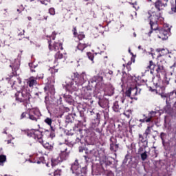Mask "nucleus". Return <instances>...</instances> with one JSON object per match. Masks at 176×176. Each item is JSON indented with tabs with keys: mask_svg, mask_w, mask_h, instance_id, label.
I'll return each mask as SVG.
<instances>
[{
	"mask_svg": "<svg viewBox=\"0 0 176 176\" xmlns=\"http://www.w3.org/2000/svg\"><path fill=\"white\" fill-rule=\"evenodd\" d=\"M147 17H148L151 28V31H150L148 33V36H151V34L153 32V34H157L158 38L162 41H166V39H168V35H170V28L156 30H157V20H159V18L160 17V14L156 13L155 10L152 9L151 10L148 11Z\"/></svg>",
	"mask_w": 176,
	"mask_h": 176,
	"instance_id": "f257e3e1",
	"label": "nucleus"
},
{
	"mask_svg": "<svg viewBox=\"0 0 176 176\" xmlns=\"http://www.w3.org/2000/svg\"><path fill=\"white\" fill-rule=\"evenodd\" d=\"M74 76L75 82L72 81V80L66 82L67 88L70 90H76L78 86H82V85L87 82V75H86V72H82L80 74L74 73Z\"/></svg>",
	"mask_w": 176,
	"mask_h": 176,
	"instance_id": "f03ea898",
	"label": "nucleus"
},
{
	"mask_svg": "<svg viewBox=\"0 0 176 176\" xmlns=\"http://www.w3.org/2000/svg\"><path fill=\"white\" fill-rule=\"evenodd\" d=\"M21 90V92H19L18 94H16V100L23 104H28L31 98V94H29L25 87H23Z\"/></svg>",
	"mask_w": 176,
	"mask_h": 176,
	"instance_id": "7ed1b4c3",
	"label": "nucleus"
},
{
	"mask_svg": "<svg viewBox=\"0 0 176 176\" xmlns=\"http://www.w3.org/2000/svg\"><path fill=\"white\" fill-rule=\"evenodd\" d=\"M71 169L77 176H85L86 174V168L79 167L77 160H76V162L72 165Z\"/></svg>",
	"mask_w": 176,
	"mask_h": 176,
	"instance_id": "20e7f679",
	"label": "nucleus"
},
{
	"mask_svg": "<svg viewBox=\"0 0 176 176\" xmlns=\"http://www.w3.org/2000/svg\"><path fill=\"white\" fill-rule=\"evenodd\" d=\"M156 72L160 75H164L166 76V74H167V70L166 69V67H164V65L162 62H158L157 64V69Z\"/></svg>",
	"mask_w": 176,
	"mask_h": 176,
	"instance_id": "39448f33",
	"label": "nucleus"
},
{
	"mask_svg": "<svg viewBox=\"0 0 176 176\" xmlns=\"http://www.w3.org/2000/svg\"><path fill=\"white\" fill-rule=\"evenodd\" d=\"M49 49L50 50H63V44L61 43H56L55 45H53L52 47V41H49Z\"/></svg>",
	"mask_w": 176,
	"mask_h": 176,
	"instance_id": "423d86ee",
	"label": "nucleus"
},
{
	"mask_svg": "<svg viewBox=\"0 0 176 176\" xmlns=\"http://www.w3.org/2000/svg\"><path fill=\"white\" fill-rule=\"evenodd\" d=\"M34 137L35 138V140H38V142H40V144H43V140H42V132L39 131H34Z\"/></svg>",
	"mask_w": 176,
	"mask_h": 176,
	"instance_id": "0eeeda50",
	"label": "nucleus"
},
{
	"mask_svg": "<svg viewBox=\"0 0 176 176\" xmlns=\"http://www.w3.org/2000/svg\"><path fill=\"white\" fill-rule=\"evenodd\" d=\"M145 117V115H144ZM156 116V111H151L148 114V116H146V123H149V122L152 121V118H155Z\"/></svg>",
	"mask_w": 176,
	"mask_h": 176,
	"instance_id": "6e6552de",
	"label": "nucleus"
},
{
	"mask_svg": "<svg viewBox=\"0 0 176 176\" xmlns=\"http://www.w3.org/2000/svg\"><path fill=\"white\" fill-rule=\"evenodd\" d=\"M36 80L34 77H30L28 79L27 84L30 87H34V86H36Z\"/></svg>",
	"mask_w": 176,
	"mask_h": 176,
	"instance_id": "1a4fd4ad",
	"label": "nucleus"
},
{
	"mask_svg": "<svg viewBox=\"0 0 176 176\" xmlns=\"http://www.w3.org/2000/svg\"><path fill=\"white\" fill-rule=\"evenodd\" d=\"M87 46H90V44H86L84 43H80L78 46H77V49L78 50H80L81 52H83V50H85V49H86V47Z\"/></svg>",
	"mask_w": 176,
	"mask_h": 176,
	"instance_id": "9d476101",
	"label": "nucleus"
},
{
	"mask_svg": "<svg viewBox=\"0 0 176 176\" xmlns=\"http://www.w3.org/2000/svg\"><path fill=\"white\" fill-rule=\"evenodd\" d=\"M61 160L58 157L57 158H53L52 160V167H54V166H57V164H59L60 163H61Z\"/></svg>",
	"mask_w": 176,
	"mask_h": 176,
	"instance_id": "9b49d317",
	"label": "nucleus"
},
{
	"mask_svg": "<svg viewBox=\"0 0 176 176\" xmlns=\"http://www.w3.org/2000/svg\"><path fill=\"white\" fill-rule=\"evenodd\" d=\"M98 80H102V77L95 76L90 80V82L91 83H97V82H98Z\"/></svg>",
	"mask_w": 176,
	"mask_h": 176,
	"instance_id": "f8f14e48",
	"label": "nucleus"
},
{
	"mask_svg": "<svg viewBox=\"0 0 176 176\" xmlns=\"http://www.w3.org/2000/svg\"><path fill=\"white\" fill-rule=\"evenodd\" d=\"M130 89H131V98H133V97H135V96H137V94H138V88L133 87V88H130Z\"/></svg>",
	"mask_w": 176,
	"mask_h": 176,
	"instance_id": "ddd939ff",
	"label": "nucleus"
},
{
	"mask_svg": "<svg viewBox=\"0 0 176 176\" xmlns=\"http://www.w3.org/2000/svg\"><path fill=\"white\" fill-rule=\"evenodd\" d=\"M67 156H68L67 153H65V151H63L60 153V155L58 157H59L61 162H63V160H65V159L67 158Z\"/></svg>",
	"mask_w": 176,
	"mask_h": 176,
	"instance_id": "4468645a",
	"label": "nucleus"
},
{
	"mask_svg": "<svg viewBox=\"0 0 176 176\" xmlns=\"http://www.w3.org/2000/svg\"><path fill=\"white\" fill-rule=\"evenodd\" d=\"M170 52H168V50L167 49H162L161 53H160V55L158 57H162V56H166Z\"/></svg>",
	"mask_w": 176,
	"mask_h": 176,
	"instance_id": "2eb2a0df",
	"label": "nucleus"
},
{
	"mask_svg": "<svg viewBox=\"0 0 176 176\" xmlns=\"http://www.w3.org/2000/svg\"><path fill=\"white\" fill-rule=\"evenodd\" d=\"M55 58H56L57 60H61V58H65V56H63L62 53H60V52H58L56 54H55Z\"/></svg>",
	"mask_w": 176,
	"mask_h": 176,
	"instance_id": "dca6fc26",
	"label": "nucleus"
},
{
	"mask_svg": "<svg viewBox=\"0 0 176 176\" xmlns=\"http://www.w3.org/2000/svg\"><path fill=\"white\" fill-rule=\"evenodd\" d=\"M6 162V155H0V166H3V163Z\"/></svg>",
	"mask_w": 176,
	"mask_h": 176,
	"instance_id": "f3484780",
	"label": "nucleus"
},
{
	"mask_svg": "<svg viewBox=\"0 0 176 176\" xmlns=\"http://www.w3.org/2000/svg\"><path fill=\"white\" fill-rule=\"evenodd\" d=\"M163 6V4L162 3V1H158L155 3V8L158 9V10H160V8Z\"/></svg>",
	"mask_w": 176,
	"mask_h": 176,
	"instance_id": "a211bd4d",
	"label": "nucleus"
},
{
	"mask_svg": "<svg viewBox=\"0 0 176 176\" xmlns=\"http://www.w3.org/2000/svg\"><path fill=\"white\" fill-rule=\"evenodd\" d=\"M148 157V154H146V151H144L143 153L141 154V159L144 162V160H146V158Z\"/></svg>",
	"mask_w": 176,
	"mask_h": 176,
	"instance_id": "6ab92c4d",
	"label": "nucleus"
},
{
	"mask_svg": "<svg viewBox=\"0 0 176 176\" xmlns=\"http://www.w3.org/2000/svg\"><path fill=\"white\" fill-rule=\"evenodd\" d=\"M149 134H151V127L148 126L145 131L144 135H146V137H148V135H149Z\"/></svg>",
	"mask_w": 176,
	"mask_h": 176,
	"instance_id": "aec40b11",
	"label": "nucleus"
},
{
	"mask_svg": "<svg viewBox=\"0 0 176 176\" xmlns=\"http://www.w3.org/2000/svg\"><path fill=\"white\" fill-rule=\"evenodd\" d=\"M49 13L52 16H54V14H56V10H54V8H51L49 9Z\"/></svg>",
	"mask_w": 176,
	"mask_h": 176,
	"instance_id": "412c9836",
	"label": "nucleus"
},
{
	"mask_svg": "<svg viewBox=\"0 0 176 176\" xmlns=\"http://www.w3.org/2000/svg\"><path fill=\"white\" fill-rule=\"evenodd\" d=\"M149 65L148 66V67L150 69H155V65L153 64V61L151 60L149 62Z\"/></svg>",
	"mask_w": 176,
	"mask_h": 176,
	"instance_id": "4be33fe9",
	"label": "nucleus"
},
{
	"mask_svg": "<svg viewBox=\"0 0 176 176\" xmlns=\"http://www.w3.org/2000/svg\"><path fill=\"white\" fill-rule=\"evenodd\" d=\"M45 122L47 123V124H48V126H52V119L51 118H47L45 120Z\"/></svg>",
	"mask_w": 176,
	"mask_h": 176,
	"instance_id": "5701e85b",
	"label": "nucleus"
},
{
	"mask_svg": "<svg viewBox=\"0 0 176 176\" xmlns=\"http://www.w3.org/2000/svg\"><path fill=\"white\" fill-rule=\"evenodd\" d=\"M118 109H119V104H118V103H114L113 105V110L115 111V112H118Z\"/></svg>",
	"mask_w": 176,
	"mask_h": 176,
	"instance_id": "b1692460",
	"label": "nucleus"
},
{
	"mask_svg": "<svg viewBox=\"0 0 176 176\" xmlns=\"http://www.w3.org/2000/svg\"><path fill=\"white\" fill-rule=\"evenodd\" d=\"M78 38L80 41L85 38V34L83 33H80L79 34L77 35Z\"/></svg>",
	"mask_w": 176,
	"mask_h": 176,
	"instance_id": "393cba45",
	"label": "nucleus"
},
{
	"mask_svg": "<svg viewBox=\"0 0 176 176\" xmlns=\"http://www.w3.org/2000/svg\"><path fill=\"white\" fill-rule=\"evenodd\" d=\"M87 56L91 61H93V60H94V56H93V54H91V53H88Z\"/></svg>",
	"mask_w": 176,
	"mask_h": 176,
	"instance_id": "a878e982",
	"label": "nucleus"
},
{
	"mask_svg": "<svg viewBox=\"0 0 176 176\" xmlns=\"http://www.w3.org/2000/svg\"><path fill=\"white\" fill-rule=\"evenodd\" d=\"M126 96L127 97H131V88L128 91H126Z\"/></svg>",
	"mask_w": 176,
	"mask_h": 176,
	"instance_id": "bb28decb",
	"label": "nucleus"
},
{
	"mask_svg": "<svg viewBox=\"0 0 176 176\" xmlns=\"http://www.w3.org/2000/svg\"><path fill=\"white\" fill-rule=\"evenodd\" d=\"M29 119H30V120H34V122L37 120L36 118L32 115H29Z\"/></svg>",
	"mask_w": 176,
	"mask_h": 176,
	"instance_id": "cd10ccee",
	"label": "nucleus"
},
{
	"mask_svg": "<svg viewBox=\"0 0 176 176\" xmlns=\"http://www.w3.org/2000/svg\"><path fill=\"white\" fill-rule=\"evenodd\" d=\"M37 79H43V74H40L36 76Z\"/></svg>",
	"mask_w": 176,
	"mask_h": 176,
	"instance_id": "c85d7f7f",
	"label": "nucleus"
},
{
	"mask_svg": "<svg viewBox=\"0 0 176 176\" xmlns=\"http://www.w3.org/2000/svg\"><path fill=\"white\" fill-rule=\"evenodd\" d=\"M25 115H27V113H23L21 116V119H24V118H25Z\"/></svg>",
	"mask_w": 176,
	"mask_h": 176,
	"instance_id": "c756f323",
	"label": "nucleus"
},
{
	"mask_svg": "<svg viewBox=\"0 0 176 176\" xmlns=\"http://www.w3.org/2000/svg\"><path fill=\"white\" fill-rule=\"evenodd\" d=\"M140 122H142V123H145V122H146V117H145L144 119H140Z\"/></svg>",
	"mask_w": 176,
	"mask_h": 176,
	"instance_id": "7c9ffc66",
	"label": "nucleus"
},
{
	"mask_svg": "<svg viewBox=\"0 0 176 176\" xmlns=\"http://www.w3.org/2000/svg\"><path fill=\"white\" fill-rule=\"evenodd\" d=\"M10 67H12L13 68H19V63H17V65H10Z\"/></svg>",
	"mask_w": 176,
	"mask_h": 176,
	"instance_id": "2f4dec72",
	"label": "nucleus"
},
{
	"mask_svg": "<svg viewBox=\"0 0 176 176\" xmlns=\"http://www.w3.org/2000/svg\"><path fill=\"white\" fill-rule=\"evenodd\" d=\"M74 35L75 36H76V35H78V34L76 33V28H74Z\"/></svg>",
	"mask_w": 176,
	"mask_h": 176,
	"instance_id": "473e14b6",
	"label": "nucleus"
},
{
	"mask_svg": "<svg viewBox=\"0 0 176 176\" xmlns=\"http://www.w3.org/2000/svg\"><path fill=\"white\" fill-rule=\"evenodd\" d=\"M175 1V3H176V0ZM172 11L174 12L175 13H176V4H175V8H172Z\"/></svg>",
	"mask_w": 176,
	"mask_h": 176,
	"instance_id": "72a5a7b5",
	"label": "nucleus"
},
{
	"mask_svg": "<svg viewBox=\"0 0 176 176\" xmlns=\"http://www.w3.org/2000/svg\"><path fill=\"white\" fill-rule=\"evenodd\" d=\"M156 52H157V53H162V49L157 48V49L156 50Z\"/></svg>",
	"mask_w": 176,
	"mask_h": 176,
	"instance_id": "f704fd0d",
	"label": "nucleus"
},
{
	"mask_svg": "<svg viewBox=\"0 0 176 176\" xmlns=\"http://www.w3.org/2000/svg\"><path fill=\"white\" fill-rule=\"evenodd\" d=\"M108 74L109 75H113V72L109 70V72H108Z\"/></svg>",
	"mask_w": 176,
	"mask_h": 176,
	"instance_id": "c9c22d12",
	"label": "nucleus"
},
{
	"mask_svg": "<svg viewBox=\"0 0 176 176\" xmlns=\"http://www.w3.org/2000/svg\"><path fill=\"white\" fill-rule=\"evenodd\" d=\"M41 3H43V5H47V2L46 1H41Z\"/></svg>",
	"mask_w": 176,
	"mask_h": 176,
	"instance_id": "e433bc0d",
	"label": "nucleus"
},
{
	"mask_svg": "<svg viewBox=\"0 0 176 176\" xmlns=\"http://www.w3.org/2000/svg\"><path fill=\"white\" fill-rule=\"evenodd\" d=\"M54 35H56V33L53 32V33H52V39H54V38H55V37H54Z\"/></svg>",
	"mask_w": 176,
	"mask_h": 176,
	"instance_id": "4c0bfd02",
	"label": "nucleus"
},
{
	"mask_svg": "<svg viewBox=\"0 0 176 176\" xmlns=\"http://www.w3.org/2000/svg\"><path fill=\"white\" fill-rule=\"evenodd\" d=\"M28 19L29 20V21H31V20H32V18H31V16H28Z\"/></svg>",
	"mask_w": 176,
	"mask_h": 176,
	"instance_id": "58836bf2",
	"label": "nucleus"
},
{
	"mask_svg": "<svg viewBox=\"0 0 176 176\" xmlns=\"http://www.w3.org/2000/svg\"><path fill=\"white\" fill-rule=\"evenodd\" d=\"M139 137L140 139L143 140L144 139V137H142V135H139Z\"/></svg>",
	"mask_w": 176,
	"mask_h": 176,
	"instance_id": "ea45409f",
	"label": "nucleus"
},
{
	"mask_svg": "<svg viewBox=\"0 0 176 176\" xmlns=\"http://www.w3.org/2000/svg\"><path fill=\"white\" fill-rule=\"evenodd\" d=\"M148 54H151L152 56V57H153V53L148 52Z\"/></svg>",
	"mask_w": 176,
	"mask_h": 176,
	"instance_id": "a19ab883",
	"label": "nucleus"
},
{
	"mask_svg": "<svg viewBox=\"0 0 176 176\" xmlns=\"http://www.w3.org/2000/svg\"><path fill=\"white\" fill-rule=\"evenodd\" d=\"M161 97H162V98H165L166 96H164V95H161Z\"/></svg>",
	"mask_w": 176,
	"mask_h": 176,
	"instance_id": "79ce46f5",
	"label": "nucleus"
},
{
	"mask_svg": "<svg viewBox=\"0 0 176 176\" xmlns=\"http://www.w3.org/2000/svg\"><path fill=\"white\" fill-rule=\"evenodd\" d=\"M79 152H83V149H82V148H80Z\"/></svg>",
	"mask_w": 176,
	"mask_h": 176,
	"instance_id": "37998d69",
	"label": "nucleus"
},
{
	"mask_svg": "<svg viewBox=\"0 0 176 176\" xmlns=\"http://www.w3.org/2000/svg\"><path fill=\"white\" fill-rule=\"evenodd\" d=\"M110 149H111V151H113V147H112V145H111Z\"/></svg>",
	"mask_w": 176,
	"mask_h": 176,
	"instance_id": "c03bdc74",
	"label": "nucleus"
},
{
	"mask_svg": "<svg viewBox=\"0 0 176 176\" xmlns=\"http://www.w3.org/2000/svg\"><path fill=\"white\" fill-rule=\"evenodd\" d=\"M122 104L124 103V99H122Z\"/></svg>",
	"mask_w": 176,
	"mask_h": 176,
	"instance_id": "a18cd8bd",
	"label": "nucleus"
},
{
	"mask_svg": "<svg viewBox=\"0 0 176 176\" xmlns=\"http://www.w3.org/2000/svg\"><path fill=\"white\" fill-rule=\"evenodd\" d=\"M133 36H135H135H137V34L135 33H133Z\"/></svg>",
	"mask_w": 176,
	"mask_h": 176,
	"instance_id": "49530a36",
	"label": "nucleus"
},
{
	"mask_svg": "<svg viewBox=\"0 0 176 176\" xmlns=\"http://www.w3.org/2000/svg\"><path fill=\"white\" fill-rule=\"evenodd\" d=\"M135 5H137L136 3L133 6V8H135V9H137V7H135Z\"/></svg>",
	"mask_w": 176,
	"mask_h": 176,
	"instance_id": "de8ad7c7",
	"label": "nucleus"
},
{
	"mask_svg": "<svg viewBox=\"0 0 176 176\" xmlns=\"http://www.w3.org/2000/svg\"><path fill=\"white\" fill-rule=\"evenodd\" d=\"M45 20H47V16H44Z\"/></svg>",
	"mask_w": 176,
	"mask_h": 176,
	"instance_id": "09e8293b",
	"label": "nucleus"
},
{
	"mask_svg": "<svg viewBox=\"0 0 176 176\" xmlns=\"http://www.w3.org/2000/svg\"><path fill=\"white\" fill-rule=\"evenodd\" d=\"M29 66H30V67H32V63H30V64H29Z\"/></svg>",
	"mask_w": 176,
	"mask_h": 176,
	"instance_id": "8fccbe9b",
	"label": "nucleus"
},
{
	"mask_svg": "<svg viewBox=\"0 0 176 176\" xmlns=\"http://www.w3.org/2000/svg\"><path fill=\"white\" fill-rule=\"evenodd\" d=\"M168 83H169V81L166 80V85H168Z\"/></svg>",
	"mask_w": 176,
	"mask_h": 176,
	"instance_id": "3c124183",
	"label": "nucleus"
},
{
	"mask_svg": "<svg viewBox=\"0 0 176 176\" xmlns=\"http://www.w3.org/2000/svg\"><path fill=\"white\" fill-rule=\"evenodd\" d=\"M138 49H139V50H141V45H140V46L138 47Z\"/></svg>",
	"mask_w": 176,
	"mask_h": 176,
	"instance_id": "603ef678",
	"label": "nucleus"
},
{
	"mask_svg": "<svg viewBox=\"0 0 176 176\" xmlns=\"http://www.w3.org/2000/svg\"><path fill=\"white\" fill-rule=\"evenodd\" d=\"M56 174H57V171L54 172V176H56Z\"/></svg>",
	"mask_w": 176,
	"mask_h": 176,
	"instance_id": "864d4df0",
	"label": "nucleus"
},
{
	"mask_svg": "<svg viewBox=\"0 0 176 176\" xmlns=\"http://www.w3.org/2000/svg\"><path fill=\"white\" fill-rule=\"evenodd\" d=\"M163 134H164V133H161V135H163Z\"/></svg>",
	"mask_w": 176,
	"mask_h": 176,
	"instance_id": "5fc2aeb1",
	"label": "nucleus"
},
{
	"mask_svg": "<svg viewBox=\"0 0 176 176\" xmlns=\"http://www.w3.org/2000/svg\"><path fill=\"white\" fill-rule=\"evenodd\" d=\"M33 72H35V70H32Z\"/></svg>",
	"mask_w": 176,
	"mask_h": 176,
	"instance_id": "6e6d98bb",
	"label": "nucleus"
},
{
	"mask_svg": "<svg viewBox=\"0 0 176 176\" xmlns=\"http://www.w3.org/2000/svg\"><path fill=\"white\" fill-rule=\"evenodd\" d=\"M32 1H34V0H30L31 2H32Z\"/></svg>",
	"mask_w": 176,
	"mask_h": 176,
	"instance_id": "4d7b16f0",
	"label": "nucleus"
},
{
	"mask_svg": "<svg viewBox=\"0 0 176 176\" xmlns=\"http://www.w3.org/2000/svg\"><path fill=\"white\" fill-rule=\"evenodd\" d=\"M9 143H10V142L8 141V144H9Z\"/></svg>",
	"mask_w": 176,
	"mask_h": 176,
	"instance_id": "13d9d810",
	"label": "nucleus"
},
{
	"mask_svg": "<svg viewBox=\"0 0 176 176\" xmlns=\"http://www.w3.org/2000/svg\"><path fill=\"white\" fill-rule=\"evenodd\" d=\"M18 12H19V10H17Z\"/></svg>",
	"mask_w": 176,
	"mask_h": 176,
	"instance_id": "bf43d9fd",
	"label": "nucleus"
},
{
	"mask_svg": "<svg viewBox=\"0 0 176 176\" xmlns=\"http://www.w3.org/2000/svg\"><path fill=\"white\" fill-rule=\"evenodd\" d=\"M141 91V90L139 91V93Z\"/></svg>",
	"mask_w": 176,
	"mask_h": 176,
	"instance_id": "052dcab7",
	"label": "nucleus"
},
{
	"mask_svg": "<svg viewBox=\"0 0 176 176\" xmlns=\"http://www.w3.org/2000/svg\"><path fill=\"white\" fill-rule=\"evenodd\" d=\"M2 151V149L0 150V152Z\"/></svg>",
	"mask_w": 176,
	"mask_h": 176,
	"instance_id": "680f3d73",
	"label": "nucleus"
},
{
	"mask_svg": "<svg viewBox=\"0 0 176 176\" xmlns=\"http://www.w3.org/2000/svg\"><path fill=\"white\" fill-rule=\"evenodd\" d=\"M2 151V149L0 150V152Z\"/></svg>",
	"mask_w": 176,
	"mask_h": 176,
	"instance_id": "e2e57ef3",
	"label": "nucleus"
},
{
	"mask_svg": "<svg viewBox=\"0 0 176 176\" xmlns=\"http://www.w3.org/2000/svg\"><path fill=\"white\" fill-rule=\"evenodd\" d=\"M37 163H38V164H39L40 162H38Z\"/></svg>",
	"mask_w": 176,
	"mask_h": 176,
	"instance_id": "0e129e2a",
	"label": "nucleus"
},
{
	"mask_svg": "<svg viewBox=\"0 0 176 176\" xmlns=\"http://www.w3.org/2000/svg\"><path fill=\"white\" fill-rule=\"evenodd\" d=\"M123 67H124V65H123Z\"/></svg>",
	"mask_w": 176,
	"mask_h": 176,
	"instance_id": "69168bd1",
	"label": "nucleus"
},
{
	"mask_svg": "<svg viewBox=\"0 0 176 176\" xmlns=\"http://www.w3.org/2000/svg\"><path fill=\"white\" fill-rule=\"evenodd\" d=\"M5 176H8V175H5Z\"/></svg>",
	"mask_w": 176,
	"mask_h": 176,
	"instance_id": "338daca9",
	"label": "nucleus"
}]
</instances>
